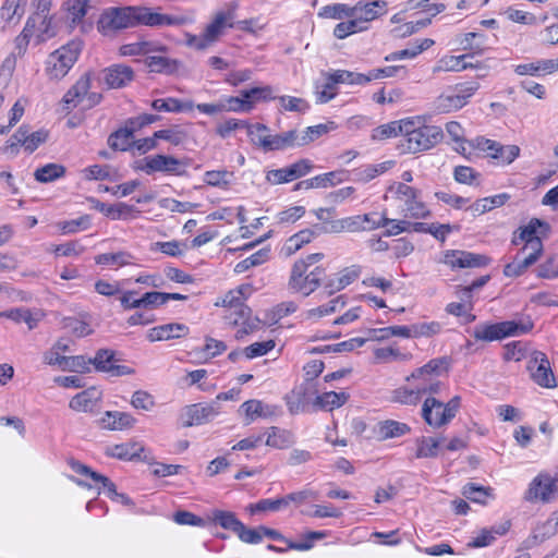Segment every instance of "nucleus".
<instances>
[{
  "instance_id": "f03ea898",
  "label": "nucleus",
  "mask_w": 558,
  "mask_h": 558,
  "mask_svg": "<svg viewBox=\"0 0 558 558\" xmlns=\"http://www.w3.org/2000/svg\"><path fill=\"white\" fill-rule=\"evenodd\" d=\"M216 305H222L227 308L225 319L230 325H241L242 327L236 331L235 337L242 339L245 335L252 332L259 324L258 318H251L252 311L244 304L241 291L230 290L221 300L216 302Z\"/></svg>"
},
{
  "instance_id": "ea45409f",
  "label": "nucleus",
  "mask_w": 558,
  "mask_h": 558,
  "mask_svg": "<svg viewBox=\"0 0 558 558\" xmlns=\"http://www.w3.org/2000/svg\"><path fill=\"white\" fill-rule=\"evenodd\" d=\"M322 232L316 229H304L292 235L287 242V250L289 254H293L299 251L303 245L310 243L315 236Z\"/></svg>"
},
{
  "instance_id": "6ab92c4d",
  "label": "nucleus",
  "mask_w": 558,
  "mask_h": 558,
  "mask_svg": "<svg viewBox=\"0 0 558 558\" xmlns=\"http://www.w3.org/2000/svg\"><path fill=\"white\" fill-rule=\"evenodd\" d=\"M102 75L109 88H122L134 78L132 68L124 64H113L105 69Z\"/></svg>"
},
{
  "instance_id": "7c9ffc66",
  "label": "nucleus",
  "mask_w": 558,
  "mask_h": 558,
  "mask_svg": "<svg viewBox=\"0 0 558 558\" xmlns=\"http://www.w3.org/2000/svg\"><path fill=\"white\" fill-rule=\"evenodd\" d=\"M462 495L472 502L485 505L487 499H495L494 489L489 486L468 483L462 487Z\"/></svg>"
},
{
  "instance_id": "4468645a",
  "label": "nucleus",
  "mask_w": 558,
  "mask_h": 558,
  "mask_svg": "<svg viewBox=\"0 0 558 558\" xmlns=\"http://www.w3.org/2000/svg\"><path fill=\"white\" fill-rule=\"evenodd\" d=\"M556 482L557 480L548 473H539L530 483L529 488L525 492L524 499L530 502L537 500L543 502L550 501L551 496L558 490Z\"/></svg>"
},
{
  "instance_id": "1a4fd4ad",
  "label": "nucleus",
  "mask_w": 558,
  "mask_h": 558,
  "mask_svg": "<svg viewBox=\"0 0 558 558\" xmlns=\"http://www.w3.org/2000/svg\"><path fill=\"white\" fill-rule=\"evenodd\" d=\"M318 388L316 383L303 381L295 386L289 393L284 396L288 410L291 414H299L310 412L312 410V402L317 396Z\"/></svg>"
},
{
  "instance_id": "a19ab883",
  "label": "nucleus",
  "mask_w": 558,
  "mask_h": 558,
  "mask_svg": "<svg viewBox=\"0 0 558 558\" xmlns=\"http://www.w3.org/2000/svg\"><path fill=\"white\" fill-rule=\"evenodd\" d=\"M65 173V168L59 163H47L44 167L38 168L34 172V178L40 183H49L59 178H62Z\"/></svg>"
},
{
  "instance_id": "f704fd0d",
  "label": "nucleus",
  "mask_w": 558,
  "mask_h": 558,
  "mask_svg": "<svg viewBox=\"0 0 558 558\" xmlns=\"http://www.w3.org/2000/svg\"><path fill=\"white\" fill-rule=\"evenodd\" d=\"M468 57H470V54L445 56L437 62V65L434 68V72H459L469 68H476V65H473L472 63L464 62V59H466Z\"/></svg>"
},
{
  "instance_id": "de8ad7c7",
  "label": "nucleus",
  "mask_w": 558,
  "mask_h": 558,
  "mask_svg": "<svg viewBox=\"0 0 558 558\" xmlns=\"http://www.w3.org/2000/svg\"><path fill=\"white\" fill-rule=\"evenodd\" d=\"M260 533L263 536H266L274 541H280L283 542L288 548H292L295 550H310L312 548V544L310 542H293L288 538H286L279 531L269 529L266 526H260Z\"/></svg>"
},
{
  "instance_id": "b1692460",
  "label": "nucleus",
  "mask_w": 558,
  "mask_h": 558,
  "mask_svg": "<svg viewBox=\"0 0 558 558\" xmlns=\"http://www.w3.org/2000/svg\"><path fill=\"white\" fill-rule=\"evenodd\" d=\"M348 400L349 395L344 391H328L322 395L317 393L312 402V410L332 411L333 409L342 407Z\"/></svg>"
},
{
  "instance_id": "37998d69",
  "label": "nucleus",
  "mask_w": 558,
  "mask_h": 558,
  "mask_svg": "<svg viewBox=\"0 0 558 558\" xmlns=\"http://www.w3.org/2000/svg\"><path fill=\"white\" fill-rule=\"evenodd\" d=\"M269 253H270L269 247L260 248L259 251L255 252L247 258L239 262L234 267V271L236 274H242L252 267H256V266H259V265L266 263L269 258Z\"/></svg>"
},
{
  "instance_id": "473e14b6",
  "label": "nucleus",
  "mask_w": 558,
  "mask_h": 558,
  "mask_svg": "<svg viewBox=\"0 0 558 558\" xmlns=\"http://www.w3.org/2000/svg\"><path fill=\"white\" fill-rule=\"evenodd\" d=\"M145 65L150 72L171 74L178 69V61L165 56L147 54Z\"/></svg>"
},
{
  "instance_id": "9b49d317",
  "label": "nucleus",
  "mask_w": 558,
  "mask_h": 558,
  "mask_svg": "<svg viewBox=\"0 0 558 558\" xmlns=\"http://www.w3.org/2000/svg\"><path fill=\"white\" fill-rule=\"evenodd\" d=\"M538 229H542L541 234L545 235L549 231V225L538 218H532L526 226L519 228L518 235L517 232L514 233L512 243L518 245L519 241H524L523 251L530 250L534 254H542L543 243L541 238L536 235Z\"/></svg>"
},
{
  "instance_id": "603ef678",
  "label": "nucleus",
  "mask_w": 558,
  "mask_h": 558,
  "mask_svg": "<svg viewBox=\"0 0 558 558\" xmlns=\"http://www.w3.org/2000/svg\"><path fill=\"white\" fill-rule=\"evenodd\" d=\"M444 364H447L446 359H433L424 366L415 369L411 374V376L407 377V380L409 381L411 379H420L421 377L424 376L437 377L440 374V369L444 366Z\"/></svg>"
},
{
  "instance_id": "2f4dec72",
  "label": "nucleus",
  "mask_w": 558,
  "mask_h": 558,
  "mask_svg": "<svg viewBox=\"0 0 558 558\" xmlns=\"http://www.w3.org/2000/svg\"><path fill=\"white\" fill-rule=\"evenodd\" d=\"M168 48L154 41H138L123 45L120 49L123 56L149 54L151 52H166Z\"/></svg>"
},
{
  "instance_id": "864d4df0",
  "label": "nucleus",
  "mask_w": 558,
  "mask_h": 558,
  "mask_svg": "<svg viewBox=\"0 0 558 558\" xmlns=\"http://www.w3.org/2000/svg\"><path fill=\"white\" fill-rule=\"evenodd\" d=\"M133 138L131 128H121L110 134L108 145L114 150H126L130 147V141Z\"/></svg>"
},
{
  "instance_id": "a211bd4d",
  "label": "nucleus",
  "mask_w": 558,
  "mask_h": 558,
  "mask_svg": "<svg viewBox=\"0 0 558 558\" xmlns=\"http://www.w3.org/2000/svg\"><path fill=\"white\" fill-rule=\"evenodd\" d=\"M353 17L356 19L360 25H366V23L386 14L387 2L384 0H375L368 3L360 1L353 5Z\"/></svg>"
},
{
  "instance_id": "8fccbe9b",
  "label": "nucleus",
  "mask_w": 558,
  "mask_h": 558,
  "mask_svg": "<svg viewBox=\"0 0 558 558\" xmlns=\"http://www.w3.org/2000/svg\"><path fill=\"white\" fill-rule=\"evenodd\" d=\"M22 2L24 0H5L0 10V17L7 23H17L24 12Z\"/></svg>"
},
{
  "instance_id": "6e6552de",
  "label": "nucleus",
  "mask_w": 558,
  "mask_h": 558,
  "mask_svg": "<svg viewBox=\"0 0 558 558\" xmlns=\"http://www.w3.org/2000/svg\"><path fill=\"white\" fill-rule=\"evenodd\" d=\"M135 19L136 27L184 26L192 23V19L186 15L163 14L145 5H135Z\"/></svg>"
},
{
  "instance_id": "49530a36",
  "label": "nucleus",
  "mask_w": 558,
  "mask_h": 558,
  "mask_svg": "<svg viewBox=\"0 0 558 558\" xmlns=\"http://www.w3.org/2000/svg\"><path fill=\"white\" fill-rule=\"evenodd\" d=\"M234 175L227 170H210L204 173V182L210 186L227 189Z\"/></svg>"
},
{
  "instance_id": "c9c22d12",
  "label": "nucleus",
  "mask_w": 558,
  "mask_h": 558,
  "mask_svg": "<svg viewBox=\"0 0 558 558\" xmlns=\"http://www.w3.org/2000/svg\"><path fill=\"white\" fill-rule=\"evenodd\" d=\"M403 122L405 119L399 121H391L387 124H383L373 130L372 137L375 141H384L387 138L396 137L398 135L403 137Z\"/></svg>"
},
{
  "instance_id": "4be33fe9",
  "label": "nucleus",
  "mask_w": 558,
  "mask_h": 558,
  "mask_svg": "<svg viewBox=\"0 0 558 558\" xmlns=\"http://www.w3.org/2000/svg\"><path fill=\"white\" fill-rule=\"evenodd\" d=\"M241 409H243L245 413L246 424H251L257 417H272L280 414L281 409L279 405L275 404H266L259 400H248L245 401Z\"/></svg>"
},
{
  "instance_id": "ddd939ff",
  "label": "nucleus",
  "mask_w": 558,
  "mask_h": 558,
  "mask_svg": "<svg viewBox=\"0 0 558 558\" xmlns=\"http://www.w3.org/2000/svg\"><path fill=\"white\" fill-rule=\"evenodd\" d=\"M490 257L461 250H448L444 254L442 262L456 268H481L489 265Z\"/></svg>"
},
{
  "instance_id": "c756f323",
  "label": "nucleus",
  "mask_w": 558,
  "mask_h": 558,
  "mask_svg": "<svg viewBox=\"0 0 558 558\" xmlns=\"http://www.w3.org/2000/svg\"><path fill=\"white\" fill-rule=\"evenodd\" d=\"M510 199L508 193H500L494 196L484 197L474 202L469 209L474 216L483 215L494 208L505 205Z\"/></svg>"
},
{
  "instance_id": "58836bf2",
  "label": "nucleus",
  "mask_w": 558,
  "mask_h": 558,
  "mask_svg": "<svg viewBox=\"0 0 558 558\" xmlns=\"http://www.w3.org/2000/svg\"><path fill=\"white\" fill-rule=\"evenodd\" d=\"M332 129L333 123L331 122L329 124L320 123L317 125L308 126L302 132L298 131L299 146L302 147L308 145L320 136L327 134Z\"/></svg>"
},
{
  "instance_id": "13d9d810",
  "label": "nucleus",
  "mask_w": 558,
  "mask_h": 558,
  "mask_svg": "<svg viewBox=\"0 0 558 558\" xmlns=\"http://www.w3.org/2000/svg\"><path fill=\"white\" fill-rule=\"evenodd\" d=\"M415 381L414 388L418 392L420 399L423 395H437L441 389V383L437 379V377L433 376H424L420 379H413Z\"/></svg>"
},
{
  "instance_id": "412c9836",
  "label": "nucleus",
  "mask_w": 558,
  "mask_h": 558,
  "mask_svg": "<svg viewBox=\"0 0 558 558\" xmlns=\"http://www.w3.org/2000/svg\"><path fill=\"white\" fill-rule=\"evenodd\" d=\"M101 391L95 387L75 395L70 401V408L78 412H94L99 408Z\"/></svg>"
},
{
  "instance_id": "39448f33",
  "label": "nucleus",
  "mask_w": 558,
  "mask_h": 558,
  "mask_svg": "<svg viewBox=\"0 0 558 558\" xmlns=\"http://www.w3.org/2000/svg\"><path fill=\"white\" fill-rule=\"evenodd\" d=\"M135 27V5L107 8L97 21V31L105 36Z\"/></svg>"
},
{
  "instance_id": "3c124183",
  "label": "nucleus",
  "mask_w": 558,
  "mask_h": 558,
  "mask_svg": "<svg viewBox=\"0 0 558 558\" xmlns=\"http://www.w3.org/2000/svg\"><path fill=\"white\" fill-rule=\"evenodd\" d=\"M242 97L245 98L247 101H250L251 110L259 101L275 99V97L272 96V88L270 86L252 87L248 89H242Z\"/></svg>"
},
{
  "instance_id": "052dcab7",
  "label": "nucleus",
  "mask_w": 558,
  "mask_h": 558,
  "mask_svg": "<svg viewBox=\"0 0 558 558\" xmlns=\"http://www.w3.org/2000/svg\"><path fill=\"white\" fill-rule=\"evenodd\" d=\"M313 162L306 158L299 159L295 162L284 167L290 182L305 177L313 170Z\"/></svg>"
},
{
  "instance_id": "f257e3e1",
  "label": "nucleus",
  "mask_w": 558,
  "mask_h": 558,
  "mask_svg": "<svg viewBox=\"0 0 558 558\" xmlns=\"http://www.w3.org/2000/svg\"><path fill=\"white\" fill-rule=\"evenodd\" d=\"M444 138L440 126L425 124L418 117L405 118L403 137L398 144L402 154H416L432 149Z\"/></svg>"
},
{
  "instance_id": "4c0bfd02",
  "label": "nucleus",
  "mask_w": 558,
  "mask_h": 558,
  "mask_svg": "<svg viewBox=\"0 0 558 558\" xmlns=\"http://www.w3.org/2000/svg\"><path fill=\"white\" fill-rule=\"evenodd\" d=\"M151 108L156 111L182 112V111L191 110L193 108V104L192 102L183 104L178 98L169 97V98H159V99L153 100Z\"/></svg>"
},
{
  "instance_id": "680f3d73",
  "label": "nucleus",
  "mask_w": 558,
  "mask_h": 558,
  "mask_svg": "<svg viewBox=\"0 0 558 558\" xmlns=\"http://www.w3.org/2000/svg\"><path fill=\"white\" fill-rule=\"evenodd\" d=\"M351 20L347 22H340L333 28V36L338 39H344L348 36L355 34L357 32H363L367 29V25H360L355 17H350Z\"/></svg>"
},
{
  "instance_id": "72a5a7b5",
  "label": "nucleus",
  "mask_w": 558,
  "mask_h": 558,
  "mask_svg": "<svg viewBox=\"0 0 558 558\" xmlns=\"http://www.w3.org/2000/svg\"><path fill=\"white\" fill-rule=\"evenodd\" d=\"M541 256V254H534V252H530L523 258L517 256L512 263H509L504 268V275L507 277H519L521 276L530 266H532Z\"/></svg>"
},
{
  "instance_id": "aec40b11",
  "label": "nucleus",
  "mask_w": 558,
  "mask_h": 558,
  "mask_svg": "<svg viewBox=\"0 0 558 558\" xmlns=\"http://www.w3.org/2000/svg\"><path fill=\"white\" fill-rule=\"evenodd\" d=\"M189 333V327L180 323H170L150 328L147 332V339L150 342L167 341L179 339Z\"/></svg>"
},
{
  "instance_id": "f3484780",
  "label": "nucleus",
  "mask_w": 558,
  "mask_h": 558,
  "mask_svg": "<svg viewBox=\"0 0 558 558\" xmlns=\"http://www.w3.org/2000/svg\"><path fill=\"white\" fill-rule=\"evenodd\" d=\"M181 161L173 156L155 155L145 158V165L140 167L147 174L153 172H166L169 174L181 175L184 171H180Z\"/></svg>"
},
{
  "instance_id": "0eeeda50",
  "label": "nucleus",
  "mask_w": 558,
  "mask_h": 558,
  "mask_svg": "<svg viewBox=\"0 0 558 558\" xmlns=\"http://www.w3.org/2000/svg\"><path fill=\"white\" fill-rule=\"evenodd\" d=\"M325 269L320 266L306 271L304 263H294L289 279V288L294 292L308 296L320 284Z\"/></svg>"
},
{
  "instance_id": "0e129e2a",
  "label": "nucleus",
  "mask_w": 558,
  "mask_h": 558,
  "mask_svg": "<svg viewBox=\"0 0 558 558\" xmlns=\"http://www.w3.org/2000/svg\"><path fill=\"white\" fill-rule=\"evenodd\" d=\"M481 174L468 166H457L453 169V178L460 184L478 185L477 179Z\"/></svg>"
},
{
  "instance_id": "20e7f679",
  "label": "nucleus",
  "mask_w": 558,
  "mask_h": 558,
  "mask_svg": "<svg viewBox=\"0 0 558 558\" xmlns=\"http://www.w3.org/2000/svg\"><path fill=\"white\" fill-rule=\"evenodd\" d=\"M533 328L531 320L514 322L506 320L495 324H478L474 327L472 336L477 341H498L507 337L527 333Z\"/></svg>"
},
{
  "instance_id": "5fc2aeb1",
  "label": "nucleus",
  "mask_w": 558,
  "mask_h": 558,
  "mask_svg": "<svg viewBox=\"0 0 558 558\" xmlns=\"http://www.w3.org/2000/svg\"><path fill=\"white\" fill-rule=\"evenodd\" d=\"M483 37H484V34L476 33V32H470V33L460 35L458 38V43L463 50H471L472 54H482L486 49L484 43L478 41V43L474 44L473 39L483 38Z\"/></svg>"
},
{
  "instance_id": "bb28decb",
  "label": "nucleus",
  "mask_w": 558,
  "mask_h": 558,
  "mask_svg": "<svg viewBox=\"0 0 558 558\" xmlns=\"http://www.w3.org/2000/svg\"><path fill=\"white\" fill-rule=\"evenodd\" d=\"M316 229L324 233L361 232L360 219L356 216L330 220L328 226L316 225Z\"/></svg>"
},
{
  "instance_id": "79ce46f5",
  "label": "nucleus",
  "mask_w": 558,
  "mask_h": 558,
  "mask_svg": "<svg viewBox=\"0 0 558 558\" xmlns=\"http://www.w3.org/2000/svg\"><path fill=\"white\" fill-rule=\"evenodd\" d=\"M318 15L325 19L343 20L345 17H353L354 9L344 3H333L323 7Z\"/></svg>"
},
{
  "instance_id": "dca6fc26",
  "label": "nucleus",
  "mask_w": 558,
  "mask_h": 558,
  "mask_svg": "<svg viewBox=\"0 0 558 558\" xmlns=\"http://www.w3.org/2000/svg\"><path fill=\"white\" fill-rule=\"evenodd\" d=\"M218 413L219 407L217 405V402L187 405L183 413V426L190 427L205 424L217 416Z\"/></svg>"
},
{
  "instance_id": "774afa93",
  "label": "nucleus",
  "mask_w": 558,
  "mask_h": 558,
  "mask_svg": "<svg viewBox=\"0 0 558 558\" xmlns=\"http://www.w3.org/2000/svg\"><path fill=\"white\" fill-rule=\"evenodd\" d=\"M520 155V147L517 145H507L502 146L498 143L494 153L490 154V157L494 159H500L505 165H510L518 158Z\"/></svg>"
},
{
  "instance_id": "c85d7f7f",
  "label": "nucleus",
  "mask_w": 558,
  "mask_h": 558,
  "mask_svg": "<svg viewBox=\"0 0 558 558\" xmlns=\"http://www.w3.org/2000/svg\"><path fill=\"white\" fill-rule=\"evenodd\" d=\"M444 409V403L437 400L434 397H428L425 399L422 407V416L424 421L434 428H439L447 423H438L434 424V422H438L441 418V412Z\"/></svg>"
},
{
  "instance_id": "e2e57ef3",
  "label": "nucleus",
  "mask_w": 558,
  "mask_h": 558,
  "mask_svg": "<svg viewBox=\"0 0 558 558\" xmlns=\"http://www.w3.org/2000/svg\"><path fill=\"white\" fill-rule=\"evenodd\" d=\"M214 521L221 527L230 530L235 534L240 530L242 522L236 519L235 514L229 511L216 510L214 511Z\"/></svg>"
},
{
  "instance_id": "4d7b16f0",
  "label": "nucleus",
  "mask_w": 558,
  "mask_h": 558,
  "mask_svg": "<svg viewBox=\"0 0 558 558\" xmlns=\"http://www.w3.org/2000/svg\"><path fill=\"white\" fill-rule=\"evenodd\" d=\"M155 138L163 140L174 146L183 144L187 138V133L179 126H172L155 132Z\"/></svg>"
},
{
  "instance_id": "6e6d98bb",
  "label": "nucleus",
  "mask_w": 558,
  "mask_h": 558,
  "mask_svg": "<svg viewBox=\"0 0 558 558\" xmlns=\"http://www.w3.org/2000/svg\"><path fill=\"white\" fill-rule=\"evenodd\" d=\"M391 401L400 404L415 405L418 403L420 396L416 389L399 387L391 392Z\"/></svg>"
},
{
  "instance_id": "cd10ccee",
  "label": "nucleus",
  "mask_w": 558,
  "mask_h": 558,
  "mask_svg": "<svg viewBox=\"0 0 558 558\" xmlns=\"http://www.w3.org/2000/svg\"><path fill=\"white\" fill-rule=\"evenodd\" d=\"M410 432V427L405 423L393 420H386L376 425L375 433L379 440L401 437Z\"/></svg>"
},
{
  "instance_id": "c03bdc74",
  "label": "nucleus",
  "mask_w": 558,
  "mask_h": 558,
  "mask_svg": "<svg viewBox=\"0 0 558 558\" xmlns=\"http://www.w3.org/2000/svg\"><path fill=\"white\" fill-rule=\"evenodd\" d=\"M144 447L140 444H120L110 449V456L120 460H133L141 458Z\"/></svg>"
},
{
  "instance_id": "2eb2a0df",
  "label": "nucleus",
  "mask_w": 558,
  "mask_h": 558,
  "mask_svg": "<svg viewBox=\"0 0 558 558\" xmlns=\"http://www.w3.org/2000/svg\"><path fill=\"white\" fill-rule=\"evenodd\" d=\"M119 361L120 359H117L116 352L110 349H99L95 356L90 359V362L97 372L108 373L114 377L131 375L134 373L133 368L117 364Z\"/></svg>"
},
{
  "instance_id": "09e8293b",
  "label": "nucleus",
  "mask_w": 558,
  "mask_h": 558,
  "mask_svg": "<svg viewBox=\"0 0 558 558\" xmlns=\"http://www.w3.org/2000/svg\"><path fill=\"white\" fill-rule=\"evenodd\" d=\"M440 441L433 437H421L416 440L415 457L421 458H435L438 456Z\"/></svg>"
},
{
  "instance_id": "393cba45",
  "label": "nucleus",
  "mask_w": 558,
  "mask_h": 558,
  "mask_svg": "<svg viewBox=\"0 0 558 558\" xmlns=\"http://www.w3.org/2000/svg\"><path fill=\"white\" fill-rule=\"evenodd\" d=\"M369 83L367 74L351 72L347 70H337L328 74L326 88L335 89L337 84L365 85Z\"/></svg>"
},
{
  "instance_id": "5701e85b",
  "label": "nucleus",
  "mask_w": 558,
  "mask_h": 558,
  "mask_svg": "<svg viewBox=\"0 0 558 558\" xmlns=\"http://www.w3.org/2000/svg\"><path fill=\"white\" fill-rule=\"evenodd\" d=\"M97 424L104 429L122 430L132 427L135 424V418L126 412L107 411L97 421Z\"/></svg>"
},
{
  "instance_id": "f8f14e48",
  "label": "nucleus",
  "mask_w": 558,
  "mask_h": 558,
  "mask_svg": "<svg viewBox=\"0 0 558 558\" xmlns=\"http://www.w3.org/2000/svg\"><path fill=\"white\" fill-rule=\"evenodd\" d=\"M527 369L534 383L544 388H555L556 377L550 363L543 352L536 351L527 364Z\"/></svg>"
},
{
  "instance_id": "69168bd1",
  "label": "nucleus",
  "mask_w": 558,
  "mask_h": 558,
  "mask_svg": "<svg viewBox=\"0 0 558 558\" xmlns=\"http://www.w3.org/2000/svg\"><path fill=\"white\" fill-rule=\"evenodd\" d=\"M287 507V500L284 498L277 499H260L256 504H251L248 510L252 514L262 511H279Z\"/></svg>"
},
{
  "instance_id": "bf43d9fd",
  "label": "nucleus",
  "mask_w": 558,
  "mask_h": 558,
  "mask_svg": "<svg viewBox=\"0 0 558 558\" xmlns=\"http://www.w3.org/2000/svg\"><path fill=\"white\" fill-rule=\"evenodd\" d=\"M95 208L102 214L110 216L113 219H120L129 214H131L134 208L131 205H128L125 203H119L116 205H107L101 202H97Z\"/></svg>"
},
{
  "instance_id": "a878e982",
  "label": "nucleus",
  "mask_w": 558,
  "mask_h": 558,
  "mask_svg": "<svg viewBox=\"0 0 558 558\" xmlns=\"http://www.w3.org/2000/svg\"><path fill=\"white\" fill-rule=\"evenodd\" d=\"M265 151L284 150L288 148L300 147L298 140V131L290 130L280 134L270 135V141H263Z\"/></svg>"
},
{
  "instance_id": "a18cd8bd",
  "label": "nucleus",
  "mask_w": 558,
  "mask_h": 558,
  "mask_svg": "<svg viewBox=\"0 0 558 558\" xmlns=\"http://www.w3.org/2000/svg\"><path fill=\"white\" fill-rule=\"evenodd\" d=\"M133 256L129 252L104 253L95 257L98 265H116L119 267L132 264Z\"/></svg>"
},
{
  "instance_id": "9d476101",
  "label": "nucleus",
  "mask_w": 558,
  "mask_h": 558,
  "mask_svg": "<svg viewBox=\"0 0 558 558\" xmlns=\"http://www.w3.org/2000/svg\"><path fill=\"white\" fill-rule=\"evenodd\" d=\"M390 191H393L396 197L403 202L402 211L404 217L418 219L429 215L425 204L418 199V191L414 187L399 182L396 186H391Z\"/></svg>"
},
{
  "instance_id": "7ed1b4c3",
  "label": "nucleus",
  "mask_w": 558,
  "mask_h": 558,
  "mask_svg": "<svg viewBox=\"0 0 558 558\" xmlns=\"http://www.w3.org/2000/svg\"><path fill=\"white\" fill-rule=\"evenodd\" d=\"M233 11H220L215 14L213 21L205 27L202 35L185 34V45L197 51H206L211 48L225 35L227 28L233 27Z\"/></svg>"
},
{
  "instance_id": "423d86ee",
  "label": "nucleus",
  "mask_w": 558,
  "mask_h": 558,
  "mask_svg": "<svg viewBox=\"0 0 558 558\" xmlns=\"http://www.w3.org/2000/svg\"><path fill=\"white\" fill-rule=\"evenodd\" d=\"M82 45L80 41H71L51 52L46 60V74L51 80L64 77L77 61Z\"/></svg>"
},
{
  "instance_id": "e433bc0d",
  "label": "nucleus",
  "mask_w": 558,
  "mask_h": 558,
  "mask_svg": "<svg viewBox=\"0 0 558 558\" xmlns=\"http://www.w3.org/2000/svg\"><path fill=\"white\" fill-rule=\"evenodd\" d=\"M265 444L272 448L283 449L293 444V437L290 432L272 426L269 428V434Z\"/></svg>"
},
{
  "instance_id": "338daca9",
  "label": "nucleus",
  "mask_w": 558,
  "mask_h": 558,
  "mask_svg": "<svg viewBox=\"0 0 558 558\" xmlns=\"http://www.w3.org/2000/svg\"><path fill=\"white\" fill-rule=\"evenodd\" d=\"M57 226L63 234L76 233L86 230L90 226V217L84 215L76 219L58 222Z\"/></svg>"
}]
</instances>
